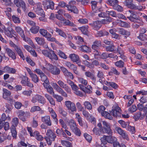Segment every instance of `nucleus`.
Masks as SVG:
<instances>
[{
  "label": "nucleus",
  "instance_id": "6ab92c4d",
  "mask_svg": "<svg viewBox=\"0 0 147 147\" xmlns=\"http://www.w3.org/2000/svg\"><path fill=\"white\" fill-rule=\"evenodd\" d=\"M41 120L42 122L45 123L48 126H51V125L52 122L49 116L46 115L42 117Z\"/></svg>",
  "mask_w": 147,
  "mask_h": 147
},
{
  "label": "nucleus",
  "instance_id": "8fccbe9b",
  "mask_svg": "<svg viewBox=\"0 0 147 147\" xmlns=\"http://www.w3.org/2000/svg\"><path fill=\"white\" fill-rule=\"evenodd\" d=\"M30 114L29 112H26L25 113L24 111H20L19 112V114L18 115V117L24 116H27L28 117H29L30 116Z\"/></svg>",
  "mask_w": 147,
  "mask_h": 147
},
{
  "label": "nucleus",
  "instance_id": "393cba45",
  "mask_svg": "<svg viewBox=\"0 0 147 147\" xmlns=\"http://www.w3.org/2000/svg\"><path fill=\"white\" fill-rule=\"evenodd\" d=\"M105 18L106 19H102L100 21L101 24H107L111 22L112 18L111 17L107 16Z\"/></svg>",
  "mask_w": 147,
  "mask_h": 147
},
{
  "label": "nucleus",
  "instance_id": "f257e3e1",
  "mask_svg": "<svg viewBox=\"0 0 147 147\" xmlns=\"http://www.w3.org/2000/svg\"><path fill=\"white\" fill-rule=\"evenodd\" d=\"M105 107L103 105L100 106L98 108V111L105 118L112 119V117L111 115L116 117H120L121 116V110L118 106H116L114 109H112L110 112V114L108 112L105 111Z\"/></svg>",
  "mask_w": 147,
  "mask_h": 147
},
{
  "label": "nucleus",
  "instance_id": "603ef678",
  "mask_svg": "<svg viewBox=\"0 0 147 147\" xmlns=\"http://www.w3.org/2000/svg\"><path fill=\"white\" fill-rule=\"evenodd\" d=\"M113 8L114 9L116 10L119 12H121L123 11V7L118 5V4H117Z\"/></svg>",
  "mask_w": 147,
  "mask_h": 147
},
{
  "label": "nucleus",
  "instance_id": "bf43d9fd",
  "mask_svg": "<svg viewBox=\"0 0 147 147\" xmlns=\"http://www.w3.org/2000/svg\"><path fill=\"white\" fill-rule=\"evenodd\" d=\"M70 69L72 70L74 73L76 74L79 75V73L77 70V66L74 64H73Z\"/></svg>",
  "mask_w": 147,
  "mask_h": 147
},
{
  "label": "nucleus",
  "instance_id": "4be33fe9",
  "mask_svg": "<svg viewBox=\"0 0 147 147\" xmlns=\"http://www.w3.org/2000/svg\"><path fill=\"white\" fill-rule=\"evenodd\" d=\"M66 7L67 8L68 10L71 11V12L76 14L78 13L79 11L75 6H69L68 5H66Z\"/></svg>",
  "mask_w": 147,
  "mask_h": 147
},
{
  "label": "nucleus",
  "instance_id": "6e6552de",
  "mask_svg": "<svg viewBox=\"0 0 147 147\" xmlns=\"http://www.w3.org/2000/svg\"><path fill=\"white\" fill-rule=\"evenodd\" d=\"M128 11L130 13V15L127 16V18L130 21L134 22L136 20H138L139 16L137 15L139 13H138L134 10H129Z\"/></svg>",
  "mask_w": 147,
  "mask_h": 147
},
{
  "label": "nucleus",
  "instance_id": "4d7b16f0",
  "mask_svg": "<svg viewBox=\"0 0 147 147\" xmlns=\"http://www.w3.org/2000/svg\"><path fill=\"white\" fill-rule=\"evenodd\" d=\"M138 38L143 41L147 40V35L146 34H139L137 37Z\"/></svg>",
  "mask_w": 147,
  "mask_h": 147
},
{
  "label": "nucleus",
  "instance_id": "052dcab7",
  "mask_svg": "<svg viewBox=\"0 0 147 147\" xmlns=\"http://www.w3.org/2000/svg\"><path fill=\"white\" fill-rule=\"evenodd\" d=\"M98 17L100 18H105L107 16V13L106 12H100V11H98Z\"/></svg>",
  "mask_w": 147,
  "mask_h": 147
},
{
  "label": "nucleus",
  "instance_id": "cd10ccee",
  "mask_svg": "<svg viewBox=\"0 0 147 147\" xmlns=\"http://www.w3.org/2000/svg\"><path fill=\"white\" fill-rule=\"evenodd\" d=\"M76 38L77 40L76 43L78 45V47H80L84 42L83 38L79 36L76 37Z\"/></svg>",
  "mask_w": 147,
  "mask_h": 147
},
{
  "label": "nucleus",
  "instance_id": "dca6fc26",
  "mask_svg": "<svg viewBox=\"0 0 147 147\" xmlns=\"http://www.w3.org/2000/svg\"><path fill=\"white\" fill-rule=\"evenodd\" d=\"M13 46L15 50L16 51L18 55L20 56L23 60H24L25 57L22 51L20 49V48L14 44H13Z\"/></svg>",
  "mask_w": 147,
  "mask_h": 147
},
{
  "label": "nucleus",
  "instance_id": "4c0bfd02",
  "mask_svg": "<svg viewBox=\"0 0 147 147\" xmlns=\"http://www.w3.org/2000/svg\"><path fill=\"white\" fill-rule=\"evenodd\" d=\"M39 32L41 35L46 38L47 37L48 34H50L48 32L47 30L44 29H40Z\"/></svg>",
  "mask_w": 147,
  "mask_h": 147
},
{
  "label": "nucleus",
  "instance_id": "aec40b11",
  "mask_svg": "<svg viewBox=\"0 0 147 147\" xmlns=\"http://www.w3.org/2000/svg\"><path fill=\"white\" fill-rule=\"evenodd\" d=\"M3 98L5 99L8 100L11 95V92L5 88H3Z\"/></svg>",
  "mask_w": 147,
  "mask_h": 147
},
{
  "label": "nucleus",
  "instance_id": "1a4fd4ad",
  "mask_svg": "<svg viewBox=\"0 0 147 147\" xmlns=\"http://www.w3.org/2000/svg\"><path fill=\"white\" fill-rule=\"evenodd\" d=\"M115 129L118 134L121 136L123 139L128 141L129 140V136L127 133L125 131L123 130L119 127H116Z\"/></svg>",
  "mask_w": 147,
  "mask_h": 147
},
{
  "label": "nucleus",
  "instance_id": "7c9ffc66",
  "mask_svg": "<svg viewBox=\"0 0 147 147\" xmlns=\"http://www.w3.org/2000/svg\"><path fill=\"white\" fill-rule=\"evenodd\" d=\"M118 1L117 0H108L107 3L109 5L114 7L117 4H118Z\"/></svg>",
  "mask_w": 147,
  "mask_h": 147
},
{
  "label": "nucleus",
  "instance_id": "ddd939ff",
  "mask_svg": "<svg viewBox=\"0 0 147 147\" xmlns=\"http://www.w3.org/2000/svg\"><path fill=\"white\" fill-rule=\"evenodd\" d=\"M89 24L93 29L97 31L102 26L101 22L98 21L94 22L90 24Z\"/></svg>",
  "mask_w": 147,
  "mask_h": 147
},
{
  "label": "nucleus",
  "instance_id": "f704fd0d",
  "mask_svg": "<svg viewBox=\"0 0 147 147\" xmlns=\"http://www.w3.org/2000/svg\"><path fill=\"white\" fill-rule=\"evenodd\" d=\"M69 125L72 131L76 128L77 127L76 123L74 120H71L69 122Z\"/></svg>",
  "mask_w": 147,
  "mask_h": 147
},
{
  "label": "nucleus",
  "instance_id": "39448f33",
  "mask_svg": "<svg viewBox=\"0 0 147 147\" xmlns=\"http://www.w3.org/2000/svg\"><path fill=\"white\" fill-rule=\"evenodd\" d=\"M101 46L102 44L101 41L100 40H96L93 42L92 45V50L95 51L97 55H99L101 54V53L99 52L98 50Z\"/></svg>",
  "mask_w": 147,
  "mask_h": 147
},
{
  "label": "nucleus",
  "instance_id": "2eb2a0df",
  "mask_svg": "<svg viewBox=\"0 0 147 147\" xmlns=\"http://www.w3.org/2000/svg\"><path fill=\"white\" fill-rule=\"evenodd\" d=\"M69 57L72 61L76 62L77 64L81 63L80 61L78 55L74 54H72L69 55Z\"/></svg>",
  "mask_w": 147,
  "mask_h": 147
},
{
  "label": "nucleus",
  "instance_id": "20e7f679",
  "mask_svg": "<svg viewBox=\"0 0 147 147\" xmlns=\"http://www.w3.org/2000/svg\"><path fill=\"white\" fill-rule=\"evenodd\" d=\"M103 127L101 128V131L103 134H107L109 135L112 134V131L110 124L106 121L102 122Z\"/></svg>",
  "mask_w": 147,
  "mask_h": 147
},
{
  "label": "nucleus",
  "instance_id": "4468645a",
  "mask_svg": "<svg viewBox=\"0 0 147 147\" xmlns=\"http://www.w3.org/2000/svg\"><path fill=\"white\" fill-rule=\"evenodd\" d=\"M5 52L13 60H15L16 59V55L14 51L8 48H5Z\"/></svg>",
  "mask_w": 147,
  "mask_h": 147
},
{
  "label": "nucleus",
  "instance_id": "69168bd1",
  "mask_svg": "<svg viewBox=\"0 0 147 147\" xmlns=\"http://www.w3.org/2000/svg\"><path fill=\"white\" fill-rule=\"evenodd\" d=\"M72 131L76 135L78 136H80L81 134L80 131L78 127L72 130Z\"/></svg>",
  "mask_w": 147,
  "mask_h": 147
},
{
  "label": "nucleus",
  "instance_id": "7ed1b4c3",
  "mask_svg": "<svg viewBox=\"0 0 147 147\" xmlns=\"http://www.w3.org/2000/svg\"><path fill=\"white\" fill-rule=\"evenodd\" d=\"M46 135L47 136L45 137V139L47 141L48 144L51 145V144L52 141H54L56 137L55 134L54 133L52 130L49 129L47 130Z\"/></svg>",
  "mask_w": 147,
  "mask_h": 147
},
{
  "label": "nucleus",
  "instance_id": "a878e982",
  "mask_svg": "<svg viewBox=\"0 0 147 147\" xmlns=\"http://www.w3.org/2000/svg\"><path fill=\"white\" fill-rule=\"evenodd\" d=\"M118 32L120 34H121L123 35H126L127 36H129L130 34V32H129L127 31L122 28L119 29V30Z\"/></svg>",
  "mask_w": 147,
  "mask_h": 147
},
{
  "label": "nucleus",
  "instance_id": "5701e85b",
  "mask_svg": "<svg viewBox=\"0 0 147 147\" xmlns=\"http://www.w3.org/2000/svg\"><path fill=\"white\" fill-rule=\"evenodd\" d=\"M45 97L47 98V100L49 101L50 103L53 105H55V100L51 96L47 94H46L45 95Z\"/></svg>",
  "mask_w": 147,
  "mask_h": 147
},
{
  "label": "nucleus",
  "instance_id": "f03ea898",
  "mask_svg": "<svg viewBox=\"0 0 147 147\" xmlns=\"http://www.w3.org/2000/svg\"><path fill=\"white\" fill-rule=\"evenodd\" d=\"M123 3L125 5L130 9L141 10L145 9L144 6L141 5L136 6L133 3L132 0H126Z\"/></svg>",
  "mask_w": 147,
  "mask_h": 147
},
{
  "label": "nucleus",
  "instance_id": "e2e57ef3",
  "mask_svg": "<svg viewBox=\"0 0 147 147\" xmlns=\"http://www.w3.org/2000/svg\"><path fill=\"white\" fill-rule=\"evenodd\" d=\"M21 37L25 41L29 43L31 45H32L33 43L32 40L29 38L27 37H26L25 35L24 34V36Z\"/></svg>",
  "mask_w": 147,
  "mask_h": 147
},
{
  "label": "nucleus",
  "instance_id": "5fc2aeb1",
  "mask_svg": "<svg viewBox=\"0 0 147 147\" xmlns=\"http://www.w3.org/2000/svg\"><path fill=\"white\" fill-rule=\"evenodd\" d=\"M38 102L43 104L45 103V99L42 96L38 94Z\"/></svg>",
  "mask_w": 147,
  "mask_h": 147
},
{
  "label": "nucleus",
  "instance_id": "58836bf2",
  "mask_svg": "<svg viewBox=\"0 0 147 147\" xmlns=\"http://www.w3.org/2000/svg\"><path fill=\"white\" fill-rule=\"evenodd\" d=\"M120 26L121 27L126 28H129L130 27V26L129 23L123 22L121 21V20H120Z\"/></svg>",
  "mask_w": 147,
  "mask_h": 147
},
{
  "label": "nucleus",
  "instance_id": "473e14b6",
  "mask_svg": "<svg viewBox=\"0 0 147 147\" xmlns=\"http://www.w3.org/2000/svg\"><path fill=\"white\" fill-rule=\"evenodd\" d=\"M39 29V27L38 26L35 25L32 27L30 29V31L32 33L34 34H36L38 32Z\"/></svg>",
  "mask_w": 147,
  "mask_h": 147
},
{
  "label": "nucleus",
  "instance_id": "72a5a7b5",
  "mask_svg": "<svg viewBox=\"0 0 147 147\" xmlns=\"http://www.w3.org/2000/svg\"><path fill=\"white\" fill-rule=\"evenodd\" d=\"M63 22V24L65 26H69L73 27L76 26V25L73 22H71L68 20H66L65 19V20Z\"/></svg>",
  "mask_w": 147,
  "mask_h": 147
},
{
  "label": "nucleus",
  "instance_id": "e433bc0d",
  "mask_svg": "<svg viewBox=\"0 0 147 147\" xmlns=\"http://www.w3.org/2000/svg\"><path fill=\"white\" fill-rule=\"evenodd\" d=\"M35 40L37 44L41 45L45 42L44 39L42 38L36 37L35 38Z\"/></svg>",
  "mask_w": 147,
  "mask_h": 147
},
{
  "label": "nucleus",
  "instance_id": "f8f14e48",
  "mask_svg": "<svg viewBox=\"0 0 147 147\" xmlns=\"http://www.w3.org/2000/svg\"><path fill=\"white\" fill-rule=\"evenodd\" d=\"M66 107L69 110L72 112L76 111V109L75 104L70 101H67L65 102Z\"/></svg>",
  "mask_w": 147,
  "mask_h": 147
},
{
  "label": "nucleus",
  "instance_id": "bb28decb",
  "mask_svg": "<svg viewBox=\"0 0 147 147\" xmlns=\"http://www.w3.org/2000/svg\"><path fill=\"white\" fill-rule=\"evenodd\" d=\"M12 125L11 127H16L19 123V119L17 117H15L12 119L11 122Z\"/></svg>",
  "mask_w": 147,
  "mask_h": 147
},
{
  "label": "nucleus",
  "instance_id": "6e6d98bb",
  "mask_svg": "<svg viewBox=\"0 0 147 147\" xmlns=\"http://www.w3.org/2000/svg\"><path fill=\"white\" fill-rule=\"evenodd\" d=\"M93 133L96 135H100L102 133L101 131V128H100L99 130L96 127H94L92 130Z\"/></svg>",
  "mask_w": 147,
  "mask_h": 147
},
{
  "label": "nucleus",
  "instance_id": "f3484780",
  "mask_svg": "<svg viewBox=\"0 0 147 147\" xmlns=\"http://www.w3.org/2000/svg\"><path fill=\"white\" fill-rule=\"evenodd\" d=\"M85 75L87 77L90 78L92 80L93 83H95L96 78L93 74L88 71L85 72Z\"/></svg>",
  "mask_w": 147,
  "mask_h": 147
},
{
  "label": "nucleus",
  "instance_id": "09e8293b",
  "mask_svg": "<svg viewBox=\"0 0 147 147\" xmlns=\"http://www.w3.org/2000/svg\"><path fill=\"white\" fill-rule=\"evenodd\" d=\"M57 54L60 57L64 59H66L67 58V56L65 54L61 51L59 50L57 52Z\"/></svg>",
  "mask_w": 147,
  "mask_h": 147
},
{
  "label": "nucleus",
  "instance_id": "9d476101",
  "mask_svg": "<svg viewBox=\"0 0 147 147\" xmlns=\"http://www.w3.org/2000/svg\"><path fill=\"white\" fill-rule=\"evenodd\" d=\"M57 83L61 88L64 89L68 93H71V89L67 84L65 83L63 81L61 80L58 81Z\"/></svg>",
  "mask_w": 147,
  "mask_h": 147
},
{
  "label": "nucleus",
  "instance_id": "338daca9",
  "mask_svg": "<svg viewBox=\"0 0 147 147\" xmlns=\"http://www.w3.org/2000/svg\"><path fill=\"white\" fill-rule=\"evenodd\" d=\"M12 19L13 21L15 23L19 24L20 23L19 18L16 16L13 15L12 16Z\"/></svg>",
  "mask_w": 147,
  "mask_h": 147
},
{
  "label": "nucleus",
  "instance_id": "680f3d73",
  "mask_svg": "<svg viewBox=\"0 0 147 147\" xmlns=\"http://www.w3.org/2000/svg\"><path fill=\"white\" fill-rule=\"evenodd\" d=\"M137 110V108L136 105H134L129 108L128 109L129 111L131 113H133L136 111Z\"/></svg>",
  "mask_w": 147,
  "mask_h": 147
},
{
  "label": "nucleus",
  "instance_id": "412c9836",
  "mask_svg": "<svg viewBox=\"0 0 147 147\" xmlns=\"http://www.w3.org/2000/svg\"><path fill=\"white\" fill-rule=\"evenodd\" d=\"M105 49L107 51L113 52L115 53L116 51V48L113 45H109L105 47Z\"/></svg>",
  "mask_w": 147,
  "mask_h": 147
},
{
  "label": "nucleus",
  "instance_id": "de8ad7c7",
  "mask_svg": "<svg viewBox=\"0 0 147 147\" xmlns=\"http://www.w3.org/2000/svg\"><path fill=\"white\" fill-rule=\"evenodd\" d=\"M61 143L63 146L67 147H71L72 146V144L71 142L65 140H61Z\"/></svg>",
  "mask_w": 147,
  "mask_h": 147
},
{
  "label": "nucleus",
  "instance_id": "774afa93",
  "mask_svg": "<svg viewBox=\"0 0 147 147\" xmlns=\"http://www.w3.org/2000/svg\"><path fill=\"white\" fill-rule=\"evenodd\" d=\"M26 61L28 62L31 66H34L35 65V63L29 57H27L26 58Z\"/></svg>",
  "mask_w": 147,
  "mask_h": 147
},
{
  "label": "nucleus",
  "instance_id": "0e129e2a",
  "mask_svg": "<svg viewBox=\"0 0 147 147\" xmlns=\"http://www.w3.org/2000/svg\"><path fill=\"white\" fill-rule=\"evenodd\" d=\"M23 1L22 0H14L13 3L14 4L18 7H20V2Z\"/></svg>",
  "mask_w": 147,
  "mask_h": 147
},
{
  "label": "nucleus",
  "instance_id": "c756f323",
  "mask_svg": "<svg viewBox=\"0 0 147 147\" xmlns=\"http://www.w3.org/2000/svg\"><path fill=\"white\" fill-rule=\"evenodd\" d=\"M15 30L16 32L19 34L21 37L24 36V30L20 26H16L15 28Z\"/></svg>",
  "mask_w": 147,
  "mask_h": 147
},
{
  "label": "nucleus",
  "instance_id": "49530a36",
  "mask_svg": "<svg viewBox=\"0 0 147 147\" xmlns=\"http://www.w3.org/2000/svg\"><path fill=\"white\" fill-rule=\"evenodd\" d=\"M106 12L107 13V16H109L113 17L116 18L117 13L116 12L114 11H106Z\"/></svg>",
  "mask_w": 147,
  "mask_h": 147
},
{
  "label": "nucleus",
  "instance_id": "b1692460",
  "mask_svg": "<svg viewBox=\"0 0 147 147\" xmlns=\"http://www.w3.org/2000/svg\"><path fill=\"white\" fill-rule=\"evenodd\" d=\"M55 28V31L57 32V33L59 35L62 37L64 38H66V34L63 30L60 29H59L57 27H56Z\"/></svg>",
  "mask_w": 147,
  "mask_h": 147
},
{
  "label": "nucleus",
  "instance_id": "13d9d810",
  "mask_svg": "<svg viewBox=\"0 0 147 147\" xmlns=\"http://www.w3.org/2000/svg\"><path fill=\"white\" fill-rule=\"evenodd\" d=\"M124 64V62L121 60L116 62L115 63L116 66L120 68L123 67Z\"/></svg>",
  "mask_w": 147,
  "mask_h": 147
},
{
  "label": "nucleus",
  "instance_id": "79ce46f5",
  "mask_svg": "<svg viewBox=\"0 0 147 147\" xmlns=\"http://www.w3.org/2000/svg\"><path fill=\"white\" fill-rule=\"evenodd\" d=\"M79 47L81 49L80 50L83 52H87L90 51L89 47L86 45H81Z\"/></svg>",
  "mask_w": 147,
  "mask_h": 147
},
{
  "label": "nucleus",
  "instance_id": "864d4df0",
  "mask_svg": "<svg viewBox=\"0 0 147 147\" xmlns=\"http://www.w3.org/2000/svg\"><path fill=\"white\" fill-rule=\"evenodd\" d=\"M29 80V79L27 77L24 76L22 78V80L21 82L22 84L26 86V84H27L28 81Z\"/></svg>",
  "mask_w": 147,
  "mask_h": 147
},
{
  "label": "nucleus",
  "instance_id": "a18cd8bd",
  "mask_svg": "<svg viewBox=\"0 0 147 147\" xmlns=\"http://www.w3.org/2000/svg\"><path fill=\"white\" fill-rule=\"evenodd\" d=\"M78 29L81 31L84 34L87 35L88 34V31L87 27H82L79 28Z\"/></svg>",
  "mask_w": 147,
  "mask_h": 147
},
{
  "label": "nucleus",
  "instance_id": "2f4dec72",
  "mask_svg": "<svg viewBox=\"0 0 147 147\" xmlns=\"http://www.w3.org/2000/svg\"><path fill=\"white\" fill-rule=\"evenodd\" d=\"M11 131L13 138L16 139L17 138V132L16 127H11Z\"/></svg>",
  "mask_w": 147,
  "mask_h": 147
},
{
  "label": "nucleus",
  "instance_id": "c85d7f7f",
  "mask_svg": "<svg viewBox=\"0 0 147 147\" xmlns=\"http://www.w3.org/2000/svg\"><path fill=\"white\" fill-rule=\"evenodd\" d=\"M12 109L11 106L8 104H6L3 107L4 110L6 113H10Z\"/></svg>",
  "mask_w": 147,
  "mask_h": 147
},
{
  "label": "nucleus",
  "instance_id": "9b49d317",
  "mask_svg": "<svg viewBox=\"0 0 147 147\" xmlns=\"http://www.w3.org/2000/svg\"><path fill=\"white\" fill-rule=\"evenodd\" d=\"M49 69L50 72L53 75H59L60 74V70L56 66L50 65Z\"/></svg>",
  "mask_w": 147,
  "mask_h": 147
},
{
  "label": "nucleus",
  "instance_id": "37998d69",
  "mask_svg": "<svg viewBox=\"0 0 147 147\" xmlns=\"http://www.w3.org/2000/svg\"><path fill=\"white\" fill-rule=\"evenodd\" d=\"M84 105L86 108L89 110L92 109V105L90 102L87 101H85L84 102Z\"/></svg>",
  "mask_w": 147,
  "mask_h": 147
},
{
  "label": "nucleus",
  "instance_id": "a19ab883",
  "mask_svg": "<svg viewBox=\"0 0 147 147\" xmlns=\"http://www.w3.org/2000/svg\"><path fill=\"white\" fill-rule=\"evenodd\" d=\"M53 96L58 102H61L63 100V98L61 96L57 94H54Z\"/></svg>",
  "mask_w": 147,
  "mask_h": 147
},
{
  "label": "nucleus",
  "instance_id": "ea45409f",
  "mask_svg": "<svg viewBox=\"0 0 147 147\" xmlns=\"http://www.w3.org/2000/svg\"><path fill=\"white\" fill-rule=\"evenodd\" d=\"M32 80L35 83H36L38 82V78L37 75L34 74H33L30 76Z\"/></svg>",
  "mask_w": 147,
  "mask_h": 147
},
{
  "label": "nucleus",
  "instance_id": "a211bd4d",
  "mask_svg": "<svg viewBox=\"0 0 147 147\" xmlns=\"http://www.w3.org/2000/svg\"><path fill=\"white\" fill-rule=\"evenodd\" d=\"M48 57L50 59L51 61H53L54 60H58V57L55 54V52L52 50L49 51Z\"/></svg>",
  "mask_w": 147,
  "mask_h": 147
},
{
  "label": "nucleus",
  "instance_id": "c03bdc74",
  "mask_svg": "<svg viewBox=\"0 0 147 147\" xmlns=\"http://www.w3.org/2000/svg\"><path fill=\"white\" fill-rule=\"evenodd\" d=\"M41 110V108L39 106H34L32 107L30 111L33 113L35 111H40Z\"/></svg>",
  "mask_w": 147,
  "mask_h": 147
},
{
  "label": "nucleus",
  "instance_id": "0eeeda50",
  "mask_svg": "<svg viewBox=\"0 0 147 147\" xmlns=\"http://www.w3.org/2000/svg\"><path fill=\"white\" fill-rule=\"evenodd\" d=\"M53 86L57 92L61 94L62 96L65 97H67V93L63 89L61 88L59 85H58L55 83H53Z\"/></svg>",
  "mask_w": 147,
  "mask_h": 147
},
{
  "label": "nucleus",
  "instance_id": "423d86ee",
  "mask_svg": "<svg viewBox=\"0 0 147 147\" xmlns=\"http://www.w3.org/2000/svg\"><path fill=\"white\" fill-rule=\"evenodd\" d=\"M42 5L45 9H51L53 10L54 8V3L51 0H45L43 2Z\"/></svg>",
  "mask_w": 147,
  "mask_h": 147
},
{
  "label": "nucleus",
  "instance_id": "c9c22d12",
  "mask_svg": "<svg viewBox=\"0 0 147 147\" xmlns=\"http://www.w3.org/2000/svg\"><path fill=\"white\" fill-rule=\"evenodd\" d=\"M39 7H37L36 10V13L40 16H44L45 13L44 11L42 8H41L40 6H39Z\"/></svg>",
  "mask_w": 147,
  "mask_h": 147
},
{
  "label": "nucleus",
  "instance_id": "3c124183",
  "mask_svg": "<svg viewBox=\"0 0 147 147\" xmlns=\"http://www.w3.org/2000/svg\"><path fill=\"white\" fill-rule=\"evenodd\" d=\"M118 123L121 125V126L123 128H126L129 124L128 122H125L122 120L119 121Z\"/></svg>",
  "mask_w": 147,
  "mask_h": 147
}]
</instances>
